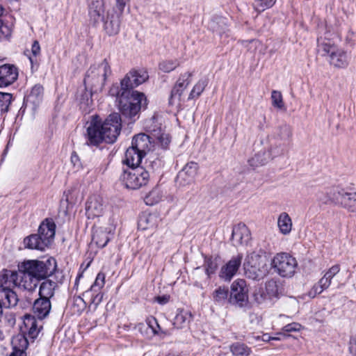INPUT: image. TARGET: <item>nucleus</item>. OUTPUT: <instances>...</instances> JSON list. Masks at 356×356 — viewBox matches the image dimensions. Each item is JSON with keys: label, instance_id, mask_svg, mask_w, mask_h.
<instances>
[{"label": "nucleus", "instance_id": "obj_6", "mask_svg": "<svg viewBox=\"0 0 356 356\" xmlns=\"http://www.w3.org/2000/svg\"><path fill=\"white\" fill-rule=\"evenodd\" d=\"M266 252L261 250L247 254L243 264L245 274L253 280H259L268 273Z\"/></svg>", "mask_w": 356, "mask_h": 356}, {"label": "nucleus", "instance_id": "obj_21", "mask_svg": "<svg viewBox=\"0 0 356 356\" xmlns=\"http://www.w3.org/2000/svg\"><path fill=\"white\" fill-rule=\"evenodd\" d=\"M38 282L39 280L37 278L28 271L24 270V268L19 267V273H17V286L19 288L33 291L36 289Z\"/></svg>", "mask_w": 356, "mask_h": 356}, {"label": "nucleus", "instance_id": "obj_14", "mask_svg": "<svg viewBox=\"0 0 356 356\" xmlns=\"http://www.w3.org/2000/svg\"><path fill=\"white\" fill-rule=\"evenodd\" d=\"M148 77L147 72L144 70H131L120 82L123 90L122 92L127 91L128 93H131L134 88L143 83L148 79Z\"/></svg>", "mask_w": 356, "mask_h": 356}, {"label": "nucleus", "instance_id": "obj_33", "mask_svg": "<svg viewBox=\"0 0 356 356\" xmlns=\"http://www.w3.org/2000/svg\"><path fill=\"white\" fill-rule=\"evenodd\" d=\"M331 282L325 275L315 284L312 289L309 291L308 296L311 298H315L317 295L321 294L324 290L327 289L331 284Z\"/></svg>", "mask_w": 356, "mask_h": 356}, {"label": "nucleus", "instance_id": "obj_54", "mask_svg": "<svg viewBox=\"0 0 356 356\" xmlns=\"http://www.w3.org/2000/svg\"><path fill=\"white\" fill-rule=\"evenodd\" d=\"M71 162L77 170L82 168L81 163L80 162V159L76 152L72 153Z\"/></svg>", "mask_w": 356, "mask_h": 356}, {"label": "nucleus", "instance_id": "obj_24", "mask_svg": "<svg viewBox=\"0 0 356 356\" xmlns=\"http://www.w3.org/2000/svg\"><path fill=\"white\" fill-rule=\"evenodd\" d=\"M161 222L158 213H143L139 218L138 225L142 229L156 228Z\"/></svg>", "mask_w": 356, "mask_h": 356}, {"label": "nucleus", "instance_id": "obj_13", "mask_svg": "<svg viewBox=\"0 0 356 356\" xmlns=\"http://www.w3.org/2000/svg\"><path fill=\"white\" fill-rule=\"evenodd\" d=\"M346 190L338 187L318 191L316 194L317 202L320 204H334L342 206Z\"/></svg>", "mask_w": 356, "mask_h": 356}, {"label": "nucleus", "instance_id": "obj_27", "mask_svg": "<svg viewBox=\"0 0 356 356\" xmlns=\"http://www.w3.org/2000/svg\"><path fill=\"white\" fill-rule=\"evenodd\" d=\"M112 235L111 229L97 227L93 231L92 240L98 247L104 248Z\"/></svg>", "mask_w": 356, "mask_h": 356}, {"label": "nucleus", "instance_id": "obj_22", "mask_svg": "<svg viewBox=\"0 0 356 356\" xmlns=\"http://www.w3.org/2000/svg\"><path fill=\"white\" fill-rule=\"evenodd\" d=\"M192 76L193 74L191 72H185L180 75L175 86H174L171 91V95L170 99V102L171 104H172L173 101L175 99H180V97L183 92L190 84Z\"/></svg>", "mask_w": 356, "mask_h": 356}, {"label": "nucleus", "instance_id": "obj_25", "mask_svg": "<svg viewBox=\"0 0 356 356\" xmlns=\"http://www.w3.org/2000/svg\"><path fill=\"white\" fill-rule=\"evenodd\" d=\"M36 316L31 314H26L24 316V331L26 332L29 337L35 339L38 337L42 325H38V322L35 318Z\"/></svg>", "mask_w": 356, "mask_h": 356}, {"label": "nucleus", "instance_id": "obj_18", "mask_svg": "<svg viewBox=\"0 0 356 356\" xmlns=\"http://www.w3.org/2000/svg\"><path fill=\"white\" fill-rule=\"evenodd\" d=\"M104 211L103 200L97 195L90 197L86 205V213L89 219H94L102 216Z\"/></svg>", "mask_w": 356, "mask_h": 356}, {"label": "nucleus", "instance_id": "obj_4", "mask_svg": "<svg viewBox=\"0 0 356 356\" xmlns=\"http://www.w3.org/2000/svg\"><path fill=\"white\" fill-rule=\"evenodd\" d=\"M154 145L149 143V138L145 134H140L133 138L131 146L125 152L124 163L129 168L140 166L142 159L150 151H154Z\"/></svg>", "mask_w": 356, "mask_h": 356}, {"label": "nucleus", "instance_id": "obj_23", "mask_svg": "<svg viewBox=\"0 0 356 356\" xmlns=\"http://www.w3.org/2000/svg\"><path fill=\"white\" fill-rule=\"evenodd\" d=\"M51 309V301L44 298H38L33 305V312L34 316L39 320L46 318L50 313Z\"/></svg>", "mask_w": 356, "mask_h": 356}, {"label": "nucleus", "instance_id": "obj_29", "mask_svg": "<svg viewBox=\"0 0 356 356\" xmlns=\"http://www.w3.org/2000/svg\"><path fill=\"white\" fill-rule=\"evenodd\" d=\"M277 227L279 231L283 235H288L291 233L293 227V222L289 215L286 212L281 213L277 218Z\"/></svg>", "mask_w": 356, "mask_h": 356}, {"label": "nucleus", "instance_id": "obj_11", "mask_svg": "<svg viewBox=\"0 0 356 356\" xmlns=\"http://www.w3.org/2000/svg\"><path fill=\"white\" fill-rule=\"evenodd\" d=\"M120 179L127 188L136 190L148 184L150 172L143 166H136L124 170Z\"/></svg>", "mask_w": 356, "mask_h": 356}, {"label": "nucleus", "instance_id": "obj_48", "mask_svg": "<svg viewBox=\"0 0 356 356\" xmlns=\"http://www.w3.org/2000/svg\"><path fill=\"white\" fill-rule=\"evenodd\" d=\"M11 27L4 24L1 19H0V40L7 38L11 35Z\"/></svg>", "mask_w": 356, "mask_h": 356}, {"label": "nucleus", "instance_id": "obj_41", "mask_svg": "<svg viewBox=\"0 0 356 356\" xmlns=\"http://www.w3.org/2000/svg\"><path fill=\"white\" fill-rule=\"evenodd\" d=\"M271 102L272 105L277 109L282 111L286 110L281 92L277 90H273L271 92Z\"/></svg>", "mask_w": 356, "mask_h": 356}, {"label": "nucleus", "instance_id": "obj_31", "mask_svg": "<svg viewBox=\"0 0 356 356\" xmlns=\"http://www.w3.org/2000/svg\"><path fill=\"white\" fill-rule=\"evenodd\" d=\"M229 290L225 286H219L216 289L212 294L211 298L216 305H225L227 302H229Z\"/></svg>", "mask_w": 356, "mask_h": 356}, {"label": "nucleus", "instance_id": "obj_8", "mask_svg": "<svg viewBox=\"0 0 356 356\" xmlns=\"http://www.w3.org/2000/svg\"><path fill=\"white\" fill-rule=\"evenodd\" d=\"M17 286V273L7 269L0 272V298L6 307H15L18 301L13 288Z\"/></svg>", "mask_w": 356, "mask_h": 356}, {"label": "nucleus", "instance_id": "obj_7", "mask_svg": "<svg viewBox=\"0 0 356 356\" xmlns=\"http://www.w3.org/2000/svg\"><path fill=\"white\" fill-rule=\"evenodd\" d=\"M147 104V99L143 93L132 91L129 94L124 91L120 98L118 108L122 115L132 119L139 113L141 108L146 107Z\"/></svg>", "mask_w": 356, "mask_h": 356}, {"label": "nucleus", "instance_id": "obj_12", "mask_svg": "<svg viewBox=\"0 0 356 356\" xmlns=\"http://www.w3.org/2000/svg\"><path fill=\"white\" fill-rule=\"evenodd\" d=\"M271 266L280 277H292L298 266L293 257L286 252L276 254L271 261Z\"/></svg>", "mask_w": 356, "mask_h": 356}, {"label": "nucleus", "instance_id": "obj_49", "mask_svg": "<svg viewBox=\"0 0 356 356\" xmlns=\"http://www.w3.org/2000/svg\"><path fill=\"white\" fill-rule=\"evenodd\" d=\"M205 270L207 275L209 277L216 269V264L213 262L211 258L205 259Z\"/></svg>", "mask_w": 356, "mask_h": 356}, {"label": "nucleus", "instance_id": "obj_19", "mask_svg": "<svg viewBox=\"0 0 356 356\" xmlns=\"http://www.w3.org/2000/svg\"><path fill=\"white\" fill-rule=\"evenodd\" d=\"M18 77V69L14 65L4 64L0 66V87L13 84Z\"/></svg>", "mask_w": 356, "mask_h": 356}, {"label": "nucleus", "instance_id": "obj_46", "mask_svg": "<svg viewBox=\"0 0 356 356\" xmlns=\"http://www.w3.org/2000/svg\"><path fill=\"white\" fill-rule=\"evenodd\" d=\"M83 295H85V293ZM86 296H90V303L95 305V307H97L102 301L104 294L101 291H97L96 292L90 293L89 294H86Z\"/></svg>", "mask_w": 356, "mask_h": 356}, {"label": "nucleus", "instance_id": "obj_32", "mask_svg": "<svg viewBox=\"0 0 356 356\" xmlns=\"http://www.w3.org/2000/svg\"><path fill=\"white\" fill-rule=\"evenodd\" d=\"M192 316L190 312L184 310H180L176 314L173 325L177 329H181L187 327L191 321Z\"/></svg>", "mask_w": 356, "mask_h": 356}, {"label": "nucleus", "instance_id": "obj_30", "mask_svg": "<svg viewBox=\"0 0 356 356\" xmlns=\"http://www.w3.org/2000/svg\"><path fill=\"white\" fill-rule=\"evenodd\" d=\"M57 283L50 280L42 282L39 288V296L41 298L50 300L54 296Z\"/></svg>", "mask_w": 356, "mask_h": 356}, {"label": "nucleus", "instance_id": "obj_60", "mask_svg": "<svg viewBox=\"0 0 356 356\" xmlns=\"http://www.w3.org/2000/svg\"><path fill=\"white\" fill-rule=\"evenodd\" d=\"M249 339H250V341L249 342L250 343H252L253 341H260V340H261V336L252 334V335L249 337Z\"/></svg>", "mask_w": 356, "mask_h": 356}, {"label": "nucleus", "instance_id": "obj_10", "mask_svg": "<svg viewBox=\"0 0 356 356\" xmlns=\"http://www.w3.org/2000/svg\"><path fill=\"white\" fill-rule=\"evenodd\" d=\"M21 268H24V270L28 271L40 281L51 276L55 272L56 262L53 258L45 261L28 260L22 263Z\"/></svg>", "mask_w": 356, "mask_h": 356}, {"label": "nucleus", "instance_id": "obj_47", "mask_svg": "<svg viewBox=\"0 0 356 356\" xmlns=\"http://www.w3.org/2000/svg\"><path fill=\"white\" fill-rule=\"evenodd\" d=\"M73 307L76 308L74 312L81 313L86 307V302L80 296L75 297L73 302Z\"/></svg>", "mask_w": 356, "mask_h": 356}, {"label": "nucleus", "instance_id": "obj_50", "mask_svg": "<svg viewBox=\"0 0 356 356\" xmlns=\"http://www.w3.org/2000/svg\"><path fill=\"white\" fill-rule=\"evenodd\" d=\"M122 90H122V88L121 85H120V88H119V86L117 84L113 85L112 87L109 90V95L113 96V97H116L118 102L119 104L120 103V98L121 95L122 93Z\"/></svg>", "mask_w": 356, "mask_h": 356}, {"label": "nucleus", "instance_id": "obj_58", "mask_svg": "<svg viewBox=\"0 0 356 356\" xmlns=\"http://www.w3.org/2000/svg\"><path fill=\"white\" fill-rule=\"evenodd\" d=\"M156 301L161 304V305H164L165 303H167L169 300V297L168 296H157L156 298Z\"/></svg>", "mask_w": 356, "mask_h": 356}, {"label": "nucleus", "instance_id": "obj_52", "mask_svg": "<svg viewBox=\"0 0 356 356\" xmlns=\"http://www.w3.org/2000/svg\"><path fill=\"white\" fill-rule=\"evenodd\" d=\"M340 266L339 265L332 266L329 270L324 274L330 281L332 278L339 272Z\"/></svg>", "mask_w": 356, "mask_h": 356}, {"label": "nucleus", "instance_id": "obj_20", "mask_svg": "<svg viewBox=\"0 0 356 356\" xmlns=\"http://www.w3.org/2000/svg\"><path fill=\"white\" fill-rule=\"evenodd\" d=\"M242 259V254H238L223 266L220 272V278L225 281H230L237 273L241 264Z\"/></svg>", "mask_w": 356, "mask_h": 356}, {"label": "nucleus", "instance_id": "obj_39", "mask_svg": "<svg viewBox=\"0 0 356 356\" xmlns=\"http://www.w3.org/2000/svg\"><path fill=\"white\" fill-rule=\"evenodd\" d=\"M208 84V80L207 79H201L197 83L193 86L189 96L188 99L197 98L203 92L204 88Z\"/></svg>", "mask_w": 356, "mask_h": 356}, {"label": "nucleus", "instance_id": "obj_38", "mask_svg": "<svg viewBox=\"0 0 356 356\" xmlns=\"http://www.w3.org/2000/svg\"><path fill=\"white\" fill-rule=\"evenodd\" d=\"M342 207L349 211L356 213V192L348 193L346 191Z\"/></svg>", "mask_w": 356, "mask_h": 356}, {"label": "nucleus", "instance_id": "obj_15", "mask_svg": "<svg viewBox=\"0 0 356 356\" xmlns=\"http://www.w3.org/2000/svg\"><path fill=\"white\" fill-rule=\"evenodd\" d=\"M248 300L246 282L242 279L236 280L231 286L229 302L243 306Z\"/></svg>", "mask_w": 356, "mask_h": 356}, {"label": "nucleus", "instance_id": "obj_53", "mask_svg": "<svg viewBox=\"0 0 356 356\" xmlns=\"http://www.w3.org/2000/svg\"><path fill=\"white\" fill-rule=\"evenodd\" d=\"M31 53L33 57L37 58L40 55V46L37 40H35L31 46Z\"/></svg>", "mask_w": 356, "mask_h": 356}, {"label": "nucleus", "instance_id": "obj_17", "mask_svg": "<svg viewBox=\"0 0 356 356\" xmlns=\"http://www.w3.org/2000/svg\"><path fill=\"white\" fill-rule=\"evenodd\" d=\"M251 239V234L248 227L244 223H238L234 226L232 233V241L233 245H248Z\"/></svg>", "mask_w": 356, "mask_h": 356}, {"label": "nucleus", "instance_id": "obj_45", "mask_svg": "<svg viewBox=\"0 0 356 356\" xmlns=\"http://www.w3.org/2000/svg\"><path fill=\"white\" fill-rule=\"evenodd\" d=\"M277 136L281 140H288L292 136V129L290 125L284 123L279 126Z\"/></svg>", "mask_w": 356, "mask_h": 356}, {"label": "nucleus", "instance_id": "obj_62", "mask_svg": "<svg viewBox=\"0 0 356 356\" xmlns=\"http://www.w3.org/2000/svg\"><path fill=\"white\" fill-rule=\"evenodd\" d=\"M3 307L6 308V307L4 306L3 300L1 299V298H0V318H1V317L2 316V315H3Z\"/></svg>", "mask_w": 356, "mask_h": 356}, {"label": "nucleus", "instance_id": "obj_35", "mask_svg": "<svg viewBox=\"0 0 356 356\" xmlns=\"http://www.w3.org/2000/svg\"><path fill=\"white\" fill-rule=\"evenodd\" d=\"M120 20L119 16H111L104 24V29L110 35H114L119 33Z\"/></svg>", "mask_w": 356, "mask_h": 356}, {"label": "nucleus", "instance_id": "obj_64", "mask_svg": "<svg viewBox=\"0 0 356 356\" xmlns=\"http://www.w3.org/2000/svg\"><path fill=\"white\" fill-rule=\"evenodd\" d=\"M4 335L3 333L0 330V341L3 339Z\"/></svg>", "mask_w": 356, "mask_h": 356}, {"label": "nucleus", "instance_id": "obj_3", "mask_svg": "<svg viewBox=\"0 0 356 356\" xmlns=\"http://www.w3.org/2000/svg\"><path fill=\"white\" fill-rule=\"evenodd\" d=\"M56 224L51 218L44 220L38 228V234H32L24 240L26 248L43 251L53 242Z\"/></svg>", "mask_w": 356, "mask_h": 356}, {"label": "nucleus", "instance_id": "obj_36", "mask_svg": "<svg viewBox=\"0 0 356 356\" xmlns=\"http://www.w3.org/2000/svg\"><path fill=\"white\" fill-rule=\"evenodd\" d=\"M226 19L222 17H217L211 20L209 24V27L213 32L219 34L225 33L226 31Z\"/></svg>", "mask_w": 356, "mask_h": 356}, {"label": "nucleus", "instance_id": "obj_55", "mask_svg": "<svg viewBox=\"0 0 356 356\" xmlns=\"http://www.w3.org/2000/svg\"><path fill=\"white\" fill-rule=\"evenodd\" d=\"M147 323L148 325L152 328V330L154 334L158 333L156 327L159 328V325L157 323V321L155 318H148L147 320Z\"/></svg>", "mask_w": 356, "mask_h": 356}, {"label": "nucleus", "instance_id": "obj_61", "mask_svg": "<svg viewBox=\"0 0 356 356\" xmlns=\"http://www.w3.org/2000/svg\"><path fill=\"white\" fill-rule=\"evenodd\" d=\"M271 339H272V337H270L268 334H264L263 335H261V341H263L267 342V341H270Z\"/></svg>", "mask_w": 356, "mask_h": 356}, {"label": "nucleus", "instance_id": "obj_57", "mask_svg": "<svg viewBox=\"0 0 356 356\" xmlns=\"http://www.w3.org/2000/svg\"><path fill=\"white\" fill-rule=\"evenodd\" d=\"M126 5V1L125 0H116V6L120 11V13H122L124 10V8Z\"/></svg>", "mask_w": 356, "mask_h": 356}, {"label": "nucleus", "instance_id": "obj_51", "mask_svg": "<svg viewBox=\"0 0 356 356\" xmlns=\"http://www.w3.org/2000/svg\"><path fill=\"white\" fill-rule=\"evenodd\" d=\"M302 328V325L298 323H291L283 327L282 331L285 332H298Z\"/></svg>", "mask_w": 356, "mask_h": 356}, {"label": "nucleus", "instance_id": "obj_1", "mask_svg": "<svg viewBox=\"0 0 356 356\" xmlns=\"http://www.w3.org/2000/svg\"><path fill=\"white\" fill-rule=\"evenodd\" d=\"M121 127V118L118 113H111L103 122L98 116H94L87 128L88 140L93 145L103 141L113 143L120 133Z\"/></svg>", "mask_w": 356, "mask_h": 356}, {"label": "nucleus", "instance_id": "obj_44", "mask_svg": "<svg viewBox=\"0 0 356 356\" xmlns=\"http://www.w3.org/2000/svg\"><path fill=\"white\" fill-rule=\"evenodd\" d=\"M179 65V62L177 60H166L159 64V69L164 72H170L174 70Z\"/></svg>", "mask_w": 356, "mask_h": 356}, {"label": "nucleus", "instance_id": "obj_40", "mask_svg": "<svg viewBox=\"0 0 356 356\" xmlns=\"http://www.w3.org/2000/svg\"><path fill=\"white\" fill-rule=\"evenodd\" d=\"M105 274L102 272H99L96 279L93 283V284L90 286V289L85 292V294H89L92 292H96L97 291H101V289L104 287L105 284Z\"/></svg>", "mask_w": 356, "mask_h": 356}, {"label": "nucleus", "instance_id": "obj_34", "mask_svg": "<svg viewBox=\"0 0 356 356\" xmlns=\"http://www.w3.org/2000/svg\"><path fill=\"white\" fill-rule=\"evenodd\" d=\"M233 356H249L252 353L251 348L241 342H234L229 346Z\"/></svg>", "mask_w": 356, "mask_h": 356}, {"label": "nucleus", "instance_id": "obj_2", "mask_svg": "<svg viewBox=\"0 0 356 356\" xmlns=\"http://www.w3.org/2000/svg\"><path fill=\"white\" fill-rule=\"evenodd\" d=\"M111 74V70L106 59L97 65H93L86 72L83 83L86 92L82 101L87 103L94 93L102 91L106 79Z\"/></svg>", "mask_w": 356, "mask_h": 356}, {"label": "nucleus", "instance_id": "obj_56", "mask_svg": "<svg viewBox=\"0 0 356 356\" xmlns=\"http://www.w3.org/2000/svg\"><path fill=\"white\" fill-rule=\"evenodd\" d=\"M349 351L353 356H356V337L351 338L350 341Z\"/></svg>", "mask_w": 356, "mask_h": 356}, {"label": "nucleus", "instance_id": "obj_26", "mask_svg": "<svg viewBox=\"0 0 356 356\" xmlns=\"http://www.w3.org/2000/svg\"><path fill=\"white\" fill-rule=\"evenodd\" d=\"M13 352L9 356H26L25 352L29 342L26 338L22 334H17L12 339Z\"/></svg>", "mask_w": 356, "mask_h": 356}, {"label": "nucleus", "instance_id": "obj_28", "mask_svg": "<svg viewBox=\"0 0 356 356\" xmlns=\"http://www.w3.org/2000/svg\"><path fill=\"white\" fill-rule=\"evenodd\" d=\"M43 98V87L40 85L34 86L30 93L25 97L24 102L26 106H32L36 108L42 102Z\"/></svg>", "mask_w": 356, "mask_h": 356}, {"label": "nucleus", "instance_id": "obj_5", "mask_svg": "<svg viewBox=\"0 0 356 356\" xmlns=\"http://www.w3.org/2000/svg\"><path fill=\"white\" fill-rule=\"evenodd\" d=\"M317 51L322 56H326L329 63L335 68L345 69L349 65L350 58L347 52L329 39L318 38Z\"/></svg>", "mask_w": 356, "mask_h": 356}, {"label": "nucleus", "instance_id": "obj_16", "mask_svg": "<svg viewBox=\"0 0 356 356\" xmlns=\"http://www.w3.org/2000/svg\"><path fill=\"white\" fill-rule=\"evenodd\" d=\"M198 164L191 161L187 163L177 176V181L179 185L187 186L194 182L198 171Z\"/></svg>", "mask_w": 356, "mask_h": 356}, {"label": "nucleus", "instance_id": "obj_37", "mask_svg": "<svg viewBox=\"0 0 356 356\" xmlns=\"http://www.w3.org/2000/svg\"><path fill=\"white\" fill-rule=\"evenodd\" d=\"M103 0H90L89 2L90 14L95 17H101L104 14Z\"/></svg>", "mask_w": 356, "mask_h": 356}, {"label": "nucleus", "instance_id": "obj_63", "mask_svg": "<svg viewBox=\"0 0 356 356\" xmlns=\"http://www.w3.org/2000/svg\"><path fill=\"white\" fill-rule=\"evenodd\" d=\"M271 287H272V288H275V287H276V284H275V282H268V283L267 284V285H266V289H267V291H268V290H269V289H270V288H271Z\"/></svg>", "mask_w": 356, "mask_h": 356}, {"label": "nucleus", "instance_id": "obj_42", "mask_svg": "<svg viewBox=\"0 0 356 356\" xmlns=\"http://www.w3.org/2000/svg\"><path fill=\"white\" fill-rule=\"evenodd\" d=\"M12 99V94L0 92V111L1 112H7L8 111Z\"/></svg>", "mask_w": 356, "mask_h": 356}, {"label": "nucleus", "instance_id": "obj_43", "mask_svg": "<svg viewBox=\"0 0 356 356\" xmlns=\"http://www.w3.org/2000/svg\"><path fill=\"white\" fill-rule=\"evenodd\" d=\"M161 199L160 191L155 188L151 191L145 197V202L147 205H154Z\"/></svg>", "mask_w": 356, "mask_h": 356}, {"label": "nucleus", "instance_id": "obj_59", "mask_svg": "<svg viewBox=\"0 0 356 356\" xmlns=\"http://www.w3.org/2000/svg\"><path fill=\"white\" fill-rule=\"evenodd\" d=\"M254 297L258 303H262L266 300V297L262 293H257L254 295Z\"/></svg>", "mask_w": 356, "mask_h": 356}, {"label": "nucleus", "instance_id": "obj_9", "mask_svg": "<svg viewBox=\"0 0 356 356\" xmlns=\"http://www.w3.org/2000/svg\"><path fill=\"white\" fill-rule=\"evenodd\" d=\"M158 116L154 115L145 122V129L149 134H145L149 139V143L154 145V148L161 147L167 149L170 143V137L168 134L163 131L161 124L158 122Z\"/></svg>", "mask_w": 356, "mask_h": 356}]
</instances>
